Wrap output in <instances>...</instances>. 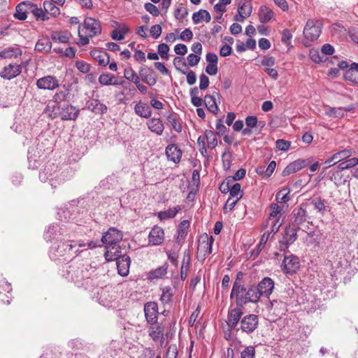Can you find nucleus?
<instances>
[{
  "label": "nucleus",
  "mask_w": 358,
  "mask_h": 358,
  "mask_svg": "<svg viewBox=\"0 0 358 358\" xmlns=\"http://www.w3.org/2000/svg\"><path fill=\"white\" fill-rule=\"evenodd\" d=\"M101 246L97 242L90 241L85 242L82 240L68 239L65 242H57L52 244L49 251V256L52 261L62 263L72 259L74 255L78 256L88 249Z\"/></svg>",
  "instance_id": "obj_1"
},
{
  "label": "nucleus",
  "mask_w": 358,
  "mask_h": 358,
  "mask_svg": "<svg viewBox=\"0 0 358 358\" xmlns=\"http://www.w3.org/2000/svg\"><path fill=\"white\" fill-rule=\"evenodd\" d=\"M92 271L90 264L72 260L69 266L64 268L62 275L78 287H81L85 285V280L90 278Z\"/></svg>",
  "instance_id": "obj_2"
},
{
  "label": "nucleus",
  "mask_w": 358,
  "mask_h": 358,
  "mask_svg": "<svg viewBox=\"0 0 358 358\" xmlns=\"http://www.w3.org/2000/svg\"><path fill=\"white\" fill-rule=\"evenodd\" d=\"M122 239V234L118 229L111 227L101 237V243L105 245L104 256L108 262L113 261L120 253L119 242Z\"/></svg>",
  "instance_id": "obj_3"
},
{
  "label": "nucleus",
  "mask_w": 358,
  "mask_h": 358,
  "mask_svg": "<svg viewBox=\"0 0 358 358\" xmlns=\"http://www.w3.org/2000/svg\"><path fill=\"white\" fill-rule=\"evenodd\" d=\"M101 22L90 17L85 19L83 25L78 27V45L81 46L86 45L90 42V38H93L101 34Z\"/></svg>",
  "instance_id": "obj_4"
},
{
  "label": "nucleus",
  "mask_w": 358,
  "mask_h": 358,
  "mask_svg": "<svg viewBox=\"0 0 358 358\" xmlns=\"http://www.w3.org/2000/svg\"><path fill=\"white\" fill-rule=\"evenodd\" d=\"M89 200L81 199L78 201H71L66 206L59 209L57 212V218L64 222H69L76 218L74 214L84 213L89 210L85 206L88 205Z\"/></svg>",
  "instance_id": "obj_5"
},
{
  "label": "nucleus",
  "mask_w": 358,
  "mask_h": 358,
  "mask_svg": "<svg viewBox=\"0 0 358 358\" xmlns=\"http://www.w3.org/2000/svg\"><path fill=\"white\" fill-rule=\"evenodd\" d=\"M57 169V165L53 163H47L44 169L39 173V179L42 182L49 180L50 185L53 188L56 187L57 184L62 182L66 179L64 173H59Z\"/></svg>",
  "instance_id": "obj_6"
},
{
  "label": "nucleus",
  "mask_w": 358,
  "mask_h": 358,
  "mask_svg": "<svg viewBox=\"0 0 358 358\" xmlns=\"http://www.w3.org/2000/svg\"><path fill=\"white\" fill-rule=\"evenodd\" d=\"M322 31V24L319 20H308L303 29V35L306 45H310L309 42L317 40L320 36Z\"/></svg>",
  "instance_id": "obj_7"
},
{
  "label": "nucleus",
  "mask_w": 358,
  "mask_h": 358,
  "mask_svg": "<svg viewBox=\"0 0 358 358\" xmlns=\"http://www.w3.org/2000/svg\"><path fill=\"white\" fill-rule=\"evenodd\" d=\"M62 236L71 238V235L67 231L66 226L59 224H52L48 226L43 234V237L47 241L59 239Z\"/></svg>",
  "instance_id": "obj_8"
},
{
  "label": "nucleus",
  "mask_w": 358,
  "mask_h": 358,
  "mask_svg": "<svg viewBox=\"0 0 358 358\" xmlns=\"http://www.w3.org/2000/svg\"><path fill=\"white\" fill-rule=\"evenodd\" d=\"M243 306L237 305L234 308L230 306L229 308L226 322L229 329H235L238 322H241L243 315Z\"/></svg>",
  "instance_id": "obj_9"
},
{
  "label": "nucleus",
  "mask_w": 358,
  "mask_h": 358,
  "mask_svg": "<svg viewBox=\"0 0 358 358\" xmlns=\"http://www.w3.org/2000/svg\"><path fill=\"white\" fill-rule=\"evenodd\" d=\"M240 329L248 334L254 332L259 325V317L255 314L245 315L241 320Z\"/></svg>",
  "instance_id": "obj_10"
},
{
  "label": "nucleus",
  "mask_w": 358,
  "mask_h": 358,
  "mask_svg": "<svg viewBox=\"0 0 358 358\" xmlns=\"http://www.w3.org/2000/svg\"><path fill=\"white\" fill-rule=\"evenodd\" d=\"M148 335L155 342H160L162 345L165 341L164 326L158 322L148 324Z\"/></svg>",
  "instance_id": "obj_11"
},
{
  "label": "nucleus",
  "mask_w": 358,
  "mask_h": 358,
  "mask_svg": "<svg viewBox=\"0 0 358 358\" xmlns=\"http://www.w3.org/2000/svg\"><path fill=\"white\" fill-rule=\"evenodd\" d=\"M252 12L251 0H241L238 3V13L234 15L236 22H243Z\"/></svg>",
  "instance_id": "obj_12"
},
{
  "label": "nucleus",
  "mask_w": 358,
  "mask_h": 358,
  "mask_svg": "<svg viewBox=\"0 0 358 358\" xmlns=\"http://www.w3.org/2000/svg\"><path fill=\"white\" fill-rule=\"evenodd\" d=\"M282 271L287 274H293L300 268V261L298 257L289 254L285 255L281 265Z\"/></svg>",
  "instance_id": "obj_13"
},
{
  "label": "nucleus",
  "mask_w": 358,
  "mask_h": 358,
  "mask_svg": "<svg viewBox=\"0 0 358 358\" xmlns=\"http://www.w3.org/2000/svg\"><path fill=\"white\" fill-rule=\"evenodd\" d=\"M22 70L21 64L9 63L0 71V77L5 80H11L18 76Z\"/></svg>",
  "instance_id": "obj_14"
},
{
  "label": "nucleus",
  "mask_w": 358,
  "mask_h": 358,
  "mask_svg": "<svg viewBox=\"0 0 358 358\" xmlns=\"http://www.w3.org/2000/svg\"><path fill=\"white\" fill-rule=\"evenodd\" d=\"M274 285V281L271 278H264L256 287L259 298L261 296L268 298L273 292Z\"/></svg>",
  "instance_id": "obj_15"
},
{
  "label": "nucleus",
  "mask_w": 358,
  "mask_h": 358,
  "mask_svg": "<svg viewBox=\"0 0 358 358\" xmlns=\"http://www.w3.org/2000/svg\"><path fill=\"white\" fill-rule=\"evenodd\" d=\"M36 86L40 90H54L59 86V81L55 76H46L37 80Z\"/></svg>",
  "instance_id": "obj_16"
},
{
  "label": "nucleus",
  "mask_w": 358,
  "mask_h": 358,
  "mask_svg": "<svg viewBox=\"0 0 358 358\" xmlns=\"http://www.w3.org/2000/svg\"><path fill=\"white\" fill-rule=\"evenodd\" d=\"M245 287L241 282L235 281L233 284L232 289L230 294L231 299H235L237 306H243L244 294Z\"/></svg>",
  "instance_id": "obj_17"
},
{
  "label": "nucleus",
  "mask_w": 358,
  "mask_h": 358,
  "mask_svg": "<svg viewBox=\"0 0 358 358\" xmlns=\"http://www.w3.org/2000/svg\"><path fill=\"white\" fill-rule=\"evenodd\" d=\"M144 313L148 324L157 322L159 315L157 303L154 301L147 302L144 305Z\"/></svg>",
  "instance_id": "obj_18"
},
{
  "label": "nucleus",
  "mask_w": 358,
  "mask_h": 358,
  "mask_svg": "<svg viewBox=\"0 0 358 358\" xmlns=\"http://www.w3.org/2000/svg\"><path fill=\"white\" fill-rule=\"evenodd\" d=\"M114 260H116L118 274L121 276H127L129 272L130 257L128 255H120L118 253V256Z\"/></svg>",
  "instance_id": "obj_19"
},
{
  "label": "nucleus",
  "mask_w": 358,
  "mask_h": 358,
  "mask_svg": "<svg viewBox=\"0 0 358 358\" xmlns=\"http://www.w3.org/2000/svg\"><path fill=\"white\" fill-rule=\"evenodd\" d=\"M270 311L278 317L285 315L287 311V303L280 299H273L270 301L268 305Z\"/></svg>",
  "instance_id": "obj_20"
},
{
  "label": "nucleus",
  "mask_w": 358,
  "mask_h": 358,
  "mask_svg": "<svg viewBox=\"0 0 358 358\" xmlns=\"http://www.w3.org/2000/svg\"><path fill=\"white\" fill-rule=\"evenodd\" d=\"M309 164L308 159H297L289 165H287L282 171V176H287L292 173H296L304 167L307 166Z\"/></svg>",
  "instance_id": "obj_21"
},
{
  "label": "nucleus",
  "mask_w": 358,
  "mask_h": 358,
  "mask_svg": "<svg viewBox=\"0 0 358 358\" xmlns=\"http://www.w3.org/2000/svg\"><path fill=\"white\" fill-rule=\"evenodd\" d=\"M149 243L152 245H161L164 239V232L162 227L155 226L150 231Z\"/></svg>",
  "instance_id": "obj_22"
},
{
  "label": "nucleus",
  "mask_w": 358,
  "mask_h": 358,
  "mask_svg": "<svg viewBox=\"0 0 358 358\" xmlns=\"http://www.w3.org/2000/svg\"><path fill=\"white\" fill-rule=\"evenodd\" d=\"M166 155L169 160L178 164L182 157V150L176 144H169L166 148Z\"/></svg>",
  "instance_id": "obj_23"
},
{
  "label": "nucleus",
  "mask_w": 358,
  "mask_h": 358,
  "mask_svg": "<svg viewBox=\"0 0 358 358\" xmlns=\"http://www.w3.org/2000/svg\"><path fill=\"white\" fill-rule=\"evenodd\" d=\"M139 76L150 86H154L157 83V77L155 72L150 68L141 67L139 70Z\"/></svg>",
  "instance_id": "obj_24"
},
{
  "label": "nucleus",
  "mask_w": 358,
  "mask_h": 358,
  "mask_svg": "<svg viewBox=\"0 0 358 358\" xmlns=\"http://www.w3.org/2000/svg\"><path fill=\"white\" fill-rule=\"evenodd\" d=\"M29 13H30V2L22 1L16 6L14 17L17 20H24Z\"/></svg>",
  "instance_id": "obj_25"
},
{
  "label": "nucleus",
  "mask_w": 358,
  "mask_h": 358,
  "mask_svg": "<svg viewBox=\"0 0 358 358\" xmlns=\"http://www.w3.org/2000/svg\"><path fill=\"white\" fill-rule=\"evenodd\" d=\"M22 54V51L20 47L17 45H15L13 46L6 48L1 51L0 57L3 59L17 58V57L21 56Z\"/></svg>",
  "instance_id": "obj_26"
},
{
  "label": "nucleus",
  "mask_w": 358,
  "mask_h": 358,
  "mask_svg": "<svg viewBox=\"0 0 358 358\" xmlns=\"http://www.w3.org/2000/svg\"><path fill=\"white\" fill-rule=\"evenodd\" d=\"M243 306L248 303H255L259 301V296L258 295L256 287L251 285L248 289L245 288V292L244 294Z\"/></svg>",
  "instance_id": "obj_27"
},
{
  "label": "nucleus",
  "mask_w": 358,
  "mask_h": 358,
  "mask_svg": "<svg viewBox=\"0 0 358 358\" xmlns=\"http://www.w3.org/2000/svg\"><path fill=\"white\" fill-rule=\"evenodd\" d=\"M86 107L94 113L103 114L107 111V107L105 104L100 102L98 99H92L87 102Z\"/></svg>",
  "instance_id": "obj_28"
},
{
  "label": "nucleus",
  "mask_w": 358,
  "mask_h": 358,
  "mask_svg": "<svg viewBox=\"0 0 358 358\" xmlns=\"http://www.w3.org/2000/svg\"><path fill=\"white\" fill-rule=\"evenodd\" d=\"M79 113L80 110L76 107L71 105H68L62 109L61 112V117L64 120H74L78 117Z\"/></svg>",
  "instance_id": "obj_29"
},
{
  "label": "nucleus",
  "mask_w": 358,
  "mask_h": 358,
  "mask_svg": "<svg viewBox=\"0 0 358 358\" xmlns=\"http://www.w3.org/2000/svg\"><path fill=\"white\" fill-rule=\"evenodd\" d=\"M216 96H218L217 93L215 94H207L204 97V103L207 109L212 113L216 115L218 113L219 108L216 101Z\"/></svg>",
  "instance_id": "obj_30"
},
{
  "label": "nucleus",
  "mask_w": 358,
  "mask_h": 358,
  "mask_svg": "<svg viewBox=\"0 0 358 358\" xmlns=\"http://www.w3.org/2000/svg\"><path fill=\"white\" fill-rule=\"evenodd\" d=\"M148 129L158 136L163 134L164 126L159 118H152L147 122Z\"/></svg>",
  "instance_id": "obj_31"
},
{
  "label": "nucleus",
  "mask_w": 358,
  "mask_h": 358,
  "mask_svg": "<svg viewBox=\"0 0 358 358\" xmlns=\"http://www.w3.org/2000/svg\"><path fill=\"white\" fill-rule=\"evenodd\" d=\"M258 17L262 23H267L274 17V12L266 6H261Z\"/></svg>",
  "instance_id": "obj_32"
},
{
  "label": "nucleus",
  "mask_w": 358,
  "mask_h": 358,
  "mask_svg": "<svg viewBox=\"0 0 358 358\" xmlns=\"http://www.w3.org/2000/svg\"><path fill=\"white\" fill-rule=\"evenodd\" d=\"M134 111L136 115L144 118H148L152 115V111L148 104L141 101L136 104Z\"/></svg>",
  "instance_id": "obj_33"
},
{
  "label": "nucleus",
  "mask_w": 358,
  "mask_h": 358,
  "mask_svg": "<svg viewBox=\"0 0 358 358\" xmlns=\"http://www.w3.org/2000/svg\"><path fill=\"white\" fill-rule=\"evenodd\" d=\"M329 31L331 36L336 38L341 39L346 36V29L338 23H335L331 25Z\"/></svg>",
  "instance_id": "obj_34"
},
{
  "label": "nucleus",
  "mask_w": 358,
  "mask_h": 358,
  "mask_svg": "<svg viewBox=\"0 0 358 358\" xmlns=\"http://www.w3.org/2000/svg\"><path fill=\"white\" fill-rule=\"evenodd\" d=\"M181 210L180 206H175L166 210L160 211L158 213V217L160 220H166L168 219L173 218L177 213Z\"/></svg>",
  "instance_id": "obj_35"
},
{
  "label": "nucleus",
  "mask_w": 358,
  "mask_h": 358,
  "mask_svg": "<svg viewBox=\"0 0 358 358\" xmlns=\"http://www.w3.org/2000/svg\"><path fill=\"white\" fill-rule=\"evenodd\" d=\"M91 55L98 62L100 66H105L109 64L110 57L107 52L94 50Z\"/></svg>",
  "instance_id": "obj_36"
},
{
  "label": "nucleus",
  "mask_w": 358,
  "mask_h": 358,
  "mask_svg": "<svg viewBox=\"0 0 358 358\" xmlns=\"http://www.w3.org/2000/svg\"><path fill=\"white\" fill-rule=\"evenodd\" d=\"M211 20V16L208 11L206 10H199L195 12L192 15V20L194 24H197L202 20H205L206 22H209Z\"/></svg>",
  "instance_id": "obj_37"
},
{
  "label": "nucleus",
  "mask_w": 358,
  "mask_h": 358,
  "mask_svg": "<svg viewBox=\"0 0 358 358\" xmlns=\"http://www.w3.org/2000/svg\"><path fill=\"white\" fill-rule=\"evenodd\" d=\"M206 241H203L202 243H201L199 245L198 250L201 251H203V256L206 257L213 252V244L214 242V239L212 236L210 238L206 237Z\"/></svg>",
  "instance_id": "obj_38"
},
{
  "label": "nucleus",
  "mask_w": 358,
  "mask_h": 358,
  "mask_svg": "<svg viewBox=\"0 0 358 358\" xmlns=\"http://www.w3.org/2000/svg\"><path fill=\"white\" fill-rule=\"evenodd\" d=\"M351 108H329L326 110L325 114L331 117H342L344 116L345 113L351 110Z\"/></svg>",
  "instance_id": "obj_39"
},
{
  "label": "nucleus",
  "mask_w": 358,
  "mask_h": 358,
  "mask_svg": "<svg viewBox=\"0 0 358 358\" xmlns=\"http://www.w3.org/2000/svg\"><path fill=\"white\" fill-rule=\"evenodd\" d=\"M99 82L102 85H119V83L117 82L115 77L110 73H103L100 75L99 78ZM123 83V81L120 83V85H122Z\"/></svg>",
  "instance_id": "obj_40"
},
{
  "label": "nucleus",
  "mask_w": 358,
  "mask_h": 358,
  "mask_svg": "<svg viewBox=\"0 0 358 358\" xmlns=\"http://www.w3.org/2000/svg\"><path fill=\"white\" fill-rule=\"evenodd\" d=\"M52 48V43L48 38H43L38 41L35 45V50L38 52H48Z\"/></svg>",
  "instance_id": "obj_41"
},
{
  "label": "nucleus",
  "mask_w": 358,
  "mask_h": 358,
  "mask_svg": "<svg viewBox=\"0 0 358 358\" xmlns=\"http://www.w3.org/2000/svg\"><path fill=\"white\" fill-rule=\"evenodd\" d=\"M43 8L45 13L53 17H57L60 14V9L50 1L43 2Z\"/></svg>",
  "instance_id": "obj_42"
},
{
  "label": "nucleus",
  "mask_w": 358,
  "mask_h": 358,
  "mask_svg": "<svg viewBox=\"0 0 358 358\" xmlns=\"http://www.w3.org/2000/svg\"><path fill=\"white\" fill-rule=\"evenodd\" d=\"M293 214L294 217V222L297 225H299L303 222H305L307 220L306 210L302 207L295 209L293 211Z\"/></svg>",
  "instance_id": "obj_43"
},
{
  "label": "nucleus",
  "mask_w": 358,
  "mask_h": 358,
  "mask_svg": "<svg viewBox=\"0 0 358 358\" xmlns=\"http://www.w3.org/2000/svg\"><path fill=\"white\" fill-rule=\"evenodd\" d=\"M30 13L36 17V20L45 21L49 19L46 13L41 8H38L36 5L30 3Z\"/></svg>",
  "instance_id": "obj_44"
},
{
  "label": "nucleus",
  "mask_w": 358,
  "mask_h": 358,
  "mask_svg": "<svg viewBox=\"0 0 358 358\" xmlns=\"http://www.w3.org/2000/svg\"><path fill=\"white\" fill-rule=\"evenodd\" d=\"M124 76L127 80L132 82L134 84L136 83H138V81L141 80L140 76L136 74L135 71L131 66H127L124 69Z\"/></svg>",
  "instance_id": "obj_45"
},
{
  "label": "nucleus",
  "mask_w": 358,
  "mask_h": 358,
  "mask_svg": "<svg viewBox=\"0 0 358 358\" xmlns=\"http://www.w3.org/2000/svg\"><path fill=\"white\" fill-rule=\"evenodd\" d=\"M71 34L69 31H57L52 35V38L55 41L62 43H66L69 42Z\"/></svg>",
  "instance_id": "obj_46"
},
{
  "label": "nucleus",
  "mask_w": 358,
  "mask_h": 358,
  "mask_svg": "<svg viewBox=\"0 0 358 358\" xmlns=\"http://www.w3.org/2000/svg\"><path fill=\"white\" fill-rule=\"evenodd\" d=\"M188 227L189 222L187 220H184L180 224L177 235V241L178 243H180L185 238L187 234Z\"/></svg>",
  "instance_id": "obj_47"
},
{
  "label": "nucleus",
  "mask_w": 358,
  "mask_h": 358,
  "mask_svg": "<svg viewBox=\"0 0 358 358\" xmlns=\"http://www.w3.org/2000/svg\"><path fill=\"white\" fill-rule=\"evenodd\" d=\"M352 152H353L351 149H345L334 154L332 155V159H336L338 163L350 158L352 156Z\"/></svg>",
  "instance_id": "obj_48"
},
{
  "label": "nucleus",
  "mask_w": 358,
  "mask_h": 358,
  "mask_svg": "<svg viewBox=\"0 0 358 358\" xmlns=\"http://www.w3.org/2000/svg\"><path fill=\"white\" fill-rule=\"evenodd\" d=\"M167 120L171 125L173 129H174L177 132H181L182 131V124L180 120L176 115L170 114L167 116Z\"/></svg>",
  "instance_id": "obj_49"
},
{
  "label": "nucleus",
  "mask_w": 358,
  "mask_h": 358,
  "mask_svg": "<svg viewBox=\"0 0 358 358\" xmlns=\"http://www.w3.org/2000/svg\"><path fill=\"white\" fill-rule=\"evenodd\" d=\"M120 29H114L111 33V37L113 40L121 41L124 38L125 34L129 31V28L123 25L119 27Z\"/></svg>",
  "instance_id": "obj_50"
},
{
  "label": "nucleus",
  "mask_w": 358,
  "mask_h": 358,
  "mask_svg": "<svg viewBox=\"0 0 358 358\" xmlns=\"http://www.w3.org/2000/svg\"><path fill=\"white\" fill-rule=\"evenodd\" d=\"M168 266L164 264L162 266L157 268L156 269L151 271L149 273V276L151 279H158L162 278L167 273Z\"/></svg>",
  "instance_id": "obj_51"
},
{
  "label": "nucleus",
  "mask_w": 358,
  "mask_h": 358,
  "mask_svg": "<svg viewBox=\"0 0 358 358\" xmlns=\"http://www.w3.org/2000/svg\"><path fill=\"white\" fill-rule=\"evenodd\" d=\"M173 293L170 287H164L162 288V293L160 297V301L164 304L169 303L173 298Z\"/></svg>",
  "instance_id": "obj_52"
},
{
  "label": "nucleus",
  "mask_w": 358,
  "mask_h": 358,
  "mask_svg": "<svg viewBox=\"0 0 358 358\" xmlns=\"http://www.w3.org/2000/svg\"><path fill=\"white\" fill-rule=\"evenodd\" d=\"M206 137L208 148L214 149L217 145V139L215 132L210 130L206 131Z\"/></svg>",
  "instance_id": "obj_53"
},
{
  "label": "nucleus",
  "mask_w": 358,
  "mask_h": 358,
  "mask_svg": "<svg viewBox=\"0 0 358 358\" xmlns=\"http://www.w3.org/2000/svg\"><path fill=\"white\" fill-rule=\"evenodd\" d=\"M296 239V233L294 229H288L285 231L282 243L286 245L293 243Z\"/></svg>",
  "instance_id": "obj_54"
},
{
  "label": "nucleus",
  "mask_w": 358,
  "mask_h": 358,
  "mask_svg": "<svg viewBox=\"0 0 358 358\" xmlns=\"http://www.w3.org/2000/svg\"><path fill=\"white\" fill-rule=\"evenodd\" d=\"M289 194V189L287 188H283L278 192L275 195L277 202L281 203L287 202L290 199Z\"/></svg>",
  "instance_id": "obj_55"
},
{
  "label": "nucleus",
  "mask_w": 358,
  "mask_h": 358,
  "mask_svg": "<svg viewBox=\"0 0 358 358\" xmlns=\"http://www.w3.org/2000/svg\"><path fill=\"white\" fill-rule=\"evenodd\" d=\"M312 204L315 209L317 210L321 214H324L327 211L328 206L325 204V201L320 198L315 199L312 201Z\"/></svg>",
  "instance_id": "obj_56"
},
{
  "label": "nucleus",
  "mask_w": 358,
  "mask_h": 358,
  "mask_svg": "<svg viewBox=\"0 0 358 358\" xmlns=\"http://www.w3.org/2000/svg\"><path fill=\"white\" fill-rule=\"evenodd\" d=\"M282 208L278 203H272L271 205V213L269 217L271 220L273 219H279L281 215Z\"/></svg>",
  "instance_id": "obj_57"
},
{
  "label": "nucleus",
  "mask_w": 358,
  "mask_h": 358,
  "mask_svg": "<svg viewBox=\"0 0 358 358\" xmlns=\"http://www.w3.org/2000/svg\"><path fill=\"white\" fill-rule=\"evenodd\" d=\"M242 198V195H240L239 197L235 198L229 196V198L227 199L224 206V211L226 213L227 211H231L234 209L235 206L236 205L237 202Z\"/></svg>",
  "instance_id": "obj_58"
},
{
  "label": "nucleus",
  "mask_w": 358,
  "mask_h": 358,
  "mask_svg": "<svg viewBox=\"0 0 358 358\" xmlns=\"http://www.w3.org/2000/svg\"><path fill=\"white\" fill-rule=\"evenodd\" d=\"M343 76L346 80H349L355 83H358V71L352 69H348L344 73Z\"/></svg>",
  "instance_id": "obj_59"
},
{
  "label": "nucleus",
  "mask_w": 358,
  "mask_h": 358,
  "mask_svg": "<svg viewBox=\"0 0 358 358\" xmlns=\"http://www.w3.org/2000/svg\"><path fill=\"white\" fill-rule=\"evenodd\" d=\"M169 45L166 43H160L157 47L158 55H159L163 59L166 60L169 59Z\"/></svg>",
  "instance_id": "obj_60"
},
{
  "label": "nucleus",
  "mask_w": 358,
  "mask_h": 358,
  "mask_svg": "<svg viewBox=\"0 0 358 358\" xmlns=\"http://www.w3.org/2000/svg\"><path fill=\"white\" fill-rule=\"evenodd\" d=\"M231 0H219L218 3L214 6V10L216 12L223 13L226 11V6L230 4Z\"/></svg>",
  "instance_id": "obj_61"
},
{
  "label": "nucleus",
  "mask_w": 358,
  "mask_h": 358,
  "mask_svg": "<svg viewBox=\"0 0 358 358\" xmlns=\"http://www.w3.org/2000/svg\"><path fill=\"white\" fill-rule=\"evenodd\" d=\"M191 259H192V254L190 250H186L183 252V258L182 261V265L181 266L183 267V268H189L190 264H191Z\"/></svg>",
  "instance_id": "obj_62"
},
{
  "label": "nucleus",
  "mask_w": 358,
  "mask_h": 358,
  "mask_svg": "<svg viewBox=\"0 0 358 358\" xmlns=\"http://www.w3.org/2000/svg\"><path fill=\"white\" fill-rule=\"evenodd\" d=\"M255 349L253 346L246 347L241 354V358H255Z\"/></svg>",
  "instance_id": "obj_63"
},
{
  "label": "nucleus",
  "mask_w": 358,
  "mask_h": 358,
  "mask_svg": "<svg viewBox=\"0 0 358 358\" xmlns=\"http://www.w3.org/2000/svg\"><path fill=\"white\" fill-rule=\"evenodd\" d=\"M241 188V186L239 183H235L232 186L230 185V196L237 198L240 195L243 196Z\"/></svg>",
  "instance_id": "obj_64"
}]
</instances>
